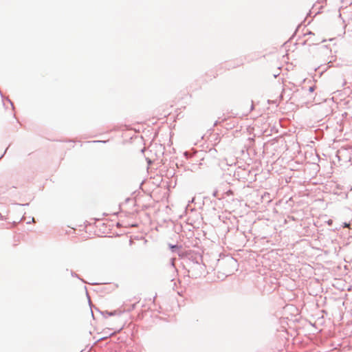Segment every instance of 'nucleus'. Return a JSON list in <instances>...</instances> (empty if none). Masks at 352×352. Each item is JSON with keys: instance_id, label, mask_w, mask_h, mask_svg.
<instances>
[{"instance_id": "20", "label": "nucleus", "mask_w": 352, "mask_h": 352, "mask_svg": "<svg viewBox=\"0 0 352 352\" xmlns=\"http://www.w3.org/2000/svg\"><path fill=\"white\" fill-rule=\"evenodd\" d=\"M307 42V41H302V42L301 43L302 45H306Z\"/></svg>"}, {"instance_id": "27", "label": "nucleus", "mask_w": 352, "mask_h": 352, "mask_svg": "<svg viewBox=\"0 0 352 352\" xmlns=\"http://www.w3.org/2000/svg\"><path fill=\"white\" fill-rule=\"evenodd\" d=\"M24 219H25V217L23 216V217H21V221H23Z\"/></svg>"}, {"instance_id": "30", "label": "nucleus", "mask_w": 352, "mask_h": 352, "mask_svg": "<svg viewBox=\"0 0 352 352\" xmlns=\"http://www.w3.org/2000/svg\"><path fill=\"white\" fill-rule=\"evenodd\" d=\"M0 94H1V96L2 98L3 99V94H1V91H0Z\"/></svg>"}, {"instance_id": "29", "label": "nucleus", "mask_w": 352, "mask_h": 352, "mask_svg": "<svg viewBox=\"0 0 352 352\" xmlns=\"http://www.w3.org/2000/svg\"><path fill=\"white\" fill-rule=\"evenodd\" d=\"M89 302L90 303V300L89 299ZM90 305V308L91 309L92 308V306L89 304Z\"/></svg>"}, {"instance_id": "33", "label": "nucleus", "mask_w": 352, "mask_h": 352, "mask_svg": "<svg viewBox=\"0 0 352 352\" xmlns=\"http://www.w3.org/2000/svg\"><path fill=\"white\" fill-rule=\"evenodd\" d=\"M29 204H23V206H28Z\"/></svg>"}, {"instance_id": "32", "label": "nucleus", "mask_w": 352, "mask_h": 352, "mask_svg": "<svg viewBox=\"0 0 352 352\" xmlns=\"http://www.w3.org/2000/svg\"><path fill=\"white\" fill-rule=\"evenodd\" d=\"M289 91V92H290V91H292V88H290Z\"/></svg>"}, {"instance_id": "22", "label": "nucleus", "mask_w": 352, "mask_h": 352, "mask_svg": "<svg viewBox=\"0 0 352 352\" xmlns=\"http://www.w3.org/2000/svg\"><path fill=\"white\" fill-rule=\"evenodd\" d=\"M29 219H31L32 222H34V217H29Z\"/></svg>"}, {"instance_id": "10", "label": "nucleus", "mask_w": 352, "mask_h": 352, "mask_svg": "<svg viewBox=\"0 0 352 352\" xmlns=\"http://www.w3.org/2000/svg\"><path fill=\"white\" fill-rule=\"evenodd\" d=\"M311 34H314L310 30H307L306 33H304V36H306V35H311Z\"/></svg>"}, {"instance_id": "3", "label": "nucleus", "mask_w": 352, "mask_h": 352, "mask_svg": "<svg viewBox=\"0 0 352 352\" xmlns=\"http://www.w3.org/2000/svg\"><path fill=\"white\" fill-rule=\"evenodd\" d=\"M96 310L98 311L104 318H107L109 316H113L116 315H120L122 314L121 311L119 310H113V311H100L98 308L95 307Z\"/></svg>"}, {"instance_id": "14", "label": "nucleus", "mask_w": 352, "mask_h": 352, "mask_svg": "<svg viewBox=\"0 0 352 352\" xmlns=\"http://www.w3.org/2000/svg\"><path fill=\"white\" fill-rule=\"evenodd\" d=\"M8 147L5 150L4 153L0 156V160L3 157V155L6 154Z\"/></svg>"}, {"instance_id": "21", "label": "nucleus", "mask_w": 352, "mask_h": 352, "mask_svg": "<svg viewBox=\"0 0 352 352\" xmlns=\"http://www.w3.org/2000/svg\"><path fill=\"white\" fill-rule=\"evenodd\" d=\"M0 219L1 220H3L4 219V217L1 214V213L0 212Z\"/></svg>"}, {"instance_id": "19", "label": "nucleus", "mask_w": 352, "mask_h": 352, "mask_svg": "<svg viewBox=\"0 0 352 352\" xmlns=\"http://www.w3.org/2000/svg\"><path fill=\"white\" fill-rule=\"evenodd\" d=\"M107 141H94L93 142H102V143H106Z\"/></svg>"}, {"instance_id": "18", "label": "nucleus", "mask_w": 352, "mask_h": 352, "mask_svg": "<svg viewBox=\"0 0 352 352\" xmlns=\"http://www.w3.org/2000/svg\"><path fill=\"white\" fill-rule=\"evenodd\" d=\"M107 352H118L116 349H110Z\"/></svg>"}, {"instance_id": "4", "label": "nucleus", "mask_w": 352, "mask_h": 352, "mask_svg": "<svg viewBox=\"0 0 352 352\" xmlns=\"http://www.w3.org/2000/svg\"><path fill=\"white\" fill-rule=\"evenodd\" d=\"M182 245L179 244H168V249L173 253H177L182 249Z\"/></svg>"}, {"instance_id": "12", "label": "nucleus", "mask_w": 352, "mask_h": 352, "mask_svg": "<svg viewBox=\"0 0 352 352\" xmlns=\"http://www.w3.org/2000/svg\"><path fill=\"white\" fill-rule=\"evenodd\" d=\"M333 221L332 219H329L327 223L329 226H331L333 224Z\"/></svg>"}, {"instance_id": "23", "label": "nucleus", "mask_w": 352, "mask_h": 352, "mask_svg": "<svg viewBox=\"0 0 352 352\" xmlns=\"http://www.w3.org/2000/svg\"><path fill=\"white\" fill-rule=\"evenodd\" d=\"M31 222H32V221H31V220H30V219H28V221L26 222V223H27V224H29V223H30Z\"/></svg>"}, {"instance_id": "15", "label": "nucleus", "mask_w": 352, "mask_h": 352, "mask_svg": "<svg viewBox=\"0 0 352 352\" xmlns=\"http://www.w3.org/2000/svg\"><path fill=\"white\" fill-rule=\"evenodd\" d=\"M157 298V294L154 296L153 297V303L155 305V298Z\"/></svg>"}, {"instance_id": "13", "label": "nucleus", "mask_w": 352, "mask_h": 352, "mask_svg": "<svg viewBox=\"0 0 352 352\" xmlns=\"http://www.w3.org/2000/svg\"><path fill=\"white\" fill-rule=\"evenodd\" d=\"M349 226V223L344 222L342 224L343 228H346Z\"/></svg>"}, {"instance_id": "11", "label": "nucleus", "mask_w": 352, "mask_h": 352, "mask_svg": "<svg viewBox=\"0 0 352 352\" xmlns=\"http://www.w3.org/2000/svg\"><path fill=\"white\" fill-rule=\"evenodd\" d=\"M7 100L11 104L12 109H14V104H13V102L9 98H7Z\"/></svg>"}, {"instance_id": "16", "label": "nucleus", "mask_w": 352, "mask_h": 352, "mask_svg": "<svg viewBox=\"0 0 352 352\" xmlns=\"http://www.w3.org/2000/svg\"><path fill=\"white\" fill-rule=\"evenodd\" d=\"M84 288H85V291H86L87 296V298H89V295H88V292H87V287H86V286H85V287H84Z\"/></svg>"}, {"instance_id": "8", "label": "nucleus", "mask_w": 352, "mask_h": 352, "mask_svg": "<svg viewBox=\"0 0 352 352\" xmlns=\"http://www.w3.org/2000/svg\"><path fill=\"white\" fill-rule=\"evenodd\" d=\"M286 92H287V90L285 89H283L282 92L279 96V98L281 100H284L285 99V94H286Z\"/></svg>"}, {"instance_id": "5", "label": "nucleus", "mask_w": 352, "mask_h": 352, "mask_svg": "<svg viewBox=\"0 0 352 352\" xmlns=\"http://www.w3.org/2000/svg\"><path fill=\"white\" fill-rule=\"evenodd\" d=\"M70 274L72 277L77 278L78 279L81 280L82 283H87V282L83 278H80V276L78 274H77L76 272H74V271L70 270Z\"/></svg>"}, {"instance_id": "2", "label": "nucleus", "mask_w": 352, "mask_h": 352, "mask_svg": "<svg viewBox=\"0 0 352 352\" xmlns=\"http://www.w3.org/2000/svg\"><path fill=\"white\" fill-rule=\"evenodd\" d=\"M315 90V86H310L308 89L306 87H302L301 89H296L293 91L292 94L289 93L287 94L288 99L287 100H291L292 98H297L298 95H304L307 92L312 93Z\"/></svg>"}, {"instance_id": "6", "label": "nucleus", "mask_w": 352, "mask_h": 352, "mask_svg": "<svg viewBox=\"0 0 352 352\" xmlns=\"http://www.w3.org/2000/svg\"><path fill=\"white\" fill-rule=\"evenodd\" d=\"M175 174L174 168H170L167 170V175H170V177L174 176Z\"/></svg>"}, {"instance_id": "1", "label": "nucleus", "mask_w": 352, "mask_h": 352, "mask_svg": "<svg viewBox=\"0 0 352 352\" xmlns=\"http://www.w3.org/2000/svg\"><path fill=\"white\" fill-rule=\"evenodd\" d=\"M190 268L188 270V276L192 278H198L204 274L206 266L202 263V256L196 254L195 256L189 257Z\"/></svg>"}, {"instance_id": "17", "label": "nucleus", "mask_w": 352, "mask_h": 352, "mask_svg": "<svg viewBox=\"0 0 352 352\" xmlns=\"http://www.w3.org/2000/svg\"><path fill=\"white\" fill-rule=\"evenodd\" d=\"M298 28H299V26H298V28L296 29V31H295L294 34L292 36V37L290 38V39H292V38L294 37V34H296V32L298 31Z\"/></svg>"}, {"instance_id": "24", "label": "nucleus", "mask_w": 352, "mask_h": 352, "mask_svg": "<svg viewBox=\"0 0 352 352\" xmlns=\"http://www.w3.org/2000/svg\"><path fill=\"white\" fill-rule=\"evenodd\" d=\"M218 123H219V121H218V120H217V121L214 122V125L215 126V125H217Z\"/></svg>"}, {"instance_id": "7", "label": "nucleus", "mask_w": 352, "mask_h": 352, "mask_svg": "<svg viewBox=\"0 0 352 352\" xmlns=\"http://www.w3.org/2000/svg\"><path fill=\"white\" fill-rule=\"evenodd\" d=\"M224 194L227 196V197H230V196H232L234 195V191L232 190V189H228V190H226Z\"/></svg>"}, {"instance_id": "25", "label": "nucleus", "mask_w": 352, "mask_h": 352, "mask_svg": "<svg viewBox=\"0 0 352 352\" xmlns=\"http://www.w3.org/2000/svg\"><path fill=\"white\" fill-rule=\"evenodd\" d=\"M132 226L133 227H137L138 226V224L137 223H135V224H133Z\"/></svg>"}, {"instance_id": "9", "label": "nucleus", "mask_w": 352, "mask_h": 352, "mask_svg": "<svg viewBox=\"0 0 352 352\" xmlns=\"http://www.w3.org/2000/svg\"><path fill=\"white\" fill-rule=\"evenodd\" d=\"M218 195H219V191H218V190H214V191H213V192H212V196H213L214 197H218Z\"/></svg>"}, {"instance_id": "31", "label": "nucleus", "mask_w": 352, "mask_h": 352, "mask_svg": "<svg viewBox=\"0 0 352 352\" xmlns=\"http://www.w3.org/2000/svg\"><path fill=\"white\" fill-rule=\"evenodd\" d=\"M348 197H349V193H346V197L348 198Z\"/></svg>"}, {"instance_id": "28", "label": "nucleus", "mask_w": 352, "mask_h": 352, "mask_svg": "<svg viewBox=\"0 0 352 352\" xmlns=\"http://www.w3.org/2000/svg\"><path fill=\"white\" fill-rule=\"evenodd\" d=\"M233 126H234V125H232V126L231 124H229V128H230V129H231Z\"/></svg>"}, {"instance_id": "26", "label": "nucleus", "mask_w": 352, "mask_h": 352, "mask_svg": "<svg viewBox=\"0 0 352 352\" xmlns=\"http://www.w3.org/2000/svg\"><path fill=\"white\" fill-rule=\"evenodd\" d=\"M253 109H254V105H253V104H252V105H251V111H252Z\"/></svg>"}, {"instance_id": "34", "label": "nucleus", "mask_w": 352, "mask_h": 352, "mask_svg": "<svg viewBox=\"0 0 352 352\" xmlns=\"http://www.w3.org/2000/svg\"><path fill=\"white\" fill-rule=\"evenodd\" d=\"M117 226H120V223H117Z\"/></svg>"}]
</instances>
